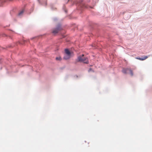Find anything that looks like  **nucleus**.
Listing matches in <instances>:
<instances>
[{
  "label": "nucleus",
  "mask_w": 152,
  "mask_h": 152,
  "mask_svg": "<svg viewBox=\"0 0 152 152\" xmlns=\"http://www.w3.org/2000/svg\"><path fill=\"white\" fill-rule=\"evenodd\" d=\"M78 61L80 62H83L84 63L87 64L88 62V59L84 57V55L83 54L82 56H80L78 57Z\"/></svg>",
  "instance_id": "f257e3e1"
},
{
  "label": "nucleus",
  "mask_w": 152,
  "mask_h": 152,
  "mask_svg": "<svg viewBox=\"0 0 152 152\" xmlns=\"http://www.w3.org/2000/svg\"><path fill=\"white\" fill-rule=\"evenodd\" d=\"M129 71L130 72V74L131 76H133V73L132 71L130 69L127 68V69H124L122 70V72L124 74H126L128 73V72Z\"/></svg>",
  "instance_id": "f03ea898"
},
{
  "label": "nucleus",
  "mask_w": 152,
  "mask_h": 152,
  "mask_svg": "<svg viewBox=\"0 0 152 152\" xmlns=\"http://www.w3.org/2000/svg\"><path fill=\"white\" fill-rule=\"evenodd\" d=\"M61 29V26L59 25L55 29H54L52 33L54 34H56L57 33L58 31Z\"/></svg>",
  "instance_id": "7ed1b4c3"
},
{
  "label": "nucleus",
  "mask_w": 152,
  "mask_h": 152,
  "mask_svg": "<svg viewBox=\"0 0 152 152\" xmlns=\"http://www.w3.org/2000/svg\"><path fill=\"white\" fill-rule=\"evenodd\" d=\"M149 56H144L143 58H136L140 60L143 61L146 59L147 58H148V57Z\"/></svg>",
  "instance_id": "20e7f679"
},
{
  "label": "nucleus",
  "mask_w": 152,
  "mask_h": 152,
  "mask_svg": "<svg viewBox=\"0 0 152 152\" xmlns=\"http://www.w3.org/2000/svg\"><path fill=\"white\" fill-rule=\"evenodd\" d=\"M65 52L66 54L70 55H71V53L68 49H65Z\"/></svg>",
  "instance_id": "39448f33"
},
{
  "label": "nucleus",
  "mask_w": 152,
  "mask_h": 152,
  "mask_svg": "<svg viewBox=\"0 0 152 152\" xmlns=\"http://www.w3.org/2000/svg\"><path fill=\"white\" fill-rule=\"evenodd\" d=\"M70 57V55L65 54V56L64 57V58L65 59L67 60Z\"/></svg>",
  "instance_id": "423d86ee"
},
{
  "label": "nucleus",
  "mask_w": 152,
  "mask_h": 152,
  "mask_svg": "<svg viewBox=\"0 0 152 152\" xmlns=\"http://www.w3.org/2000/svg\"><path fill=\"white\" fill-rule=\"evenodd\" d=\"M24 10H21L19 13L18 15H21L24 12Z\"/></svg>",
  "instance_id": "0eeeda50"
},
{
  "label": "nucleus",
  "mask_w": 152,
  "mask_h": 152,
  "mask_svg": "<svg viewBox=\"0 0 152 152\" xmlns=\"http://www.w3.org/2000/svg\"><path fill=\"white\" fill-rule=\"evenodd\" d=\"M60 59L61 58L60 57H58L56 58V59L57 60H60Z\"/></svg>",
  "instance_id": "6e6552de"
},
{
  "label": "nucleus",
  "mask_w": 152,
  "mask_h": 152,
  "mask_svg": "<svg viewBox=\"0 0 152 152\" xmlns=\"http://www.w3.org/2000/svg\"><path fill=\"white\" fill-rule=\"evenodd\" d=\"M65 12H67V11H66V10H65Z\"/></svg>",
  "instance_id": "1a4fd4ad"
}]
</instances>
